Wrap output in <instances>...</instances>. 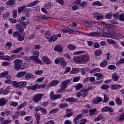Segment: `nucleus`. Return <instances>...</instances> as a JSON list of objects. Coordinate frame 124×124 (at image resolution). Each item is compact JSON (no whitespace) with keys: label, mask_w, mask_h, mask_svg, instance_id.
<instances>
[{"label":"nucleus","mask_w":124,"mask_h":124,"mask_svg":"<svg viewBox=\"0 0 124 124\" xmlns=\"http://www.w3.org/2000/svg\"><path fill=\"white\" fill-rule=\"evenodd\" d=\"M79 72V69L78 68H75L72 70L70 72V74H76V73H78Z\"/></svg>","instance_id":"c9c22d12"},{"label":"nucleus","mask_w":124,"mask_h":124,"mask_svg":"<svg viewBox=\"0 0 124 124\" xmlns=\"http://www.w3.org/2000/svg\"><path fill=\"white\" fill-rule=\"evenodd\" d=\"M10 123H11V120L9 119H7L3 121L1 123V124H10Z\"/></svg>","instance_id":"0e129e2a"},{"label":"nucleus","mask_w":124,"mask_h":124,"mask_svg":"<svg viewBox=\"0 0 124 124\" xmlns=\"http://www.w3.org/2000/svg\"><path fill=\"white\" fill-rule=\"evenodd\" d=\"M13 18H16L17 17V10H14L13 11Z\"/></svg>","instance_id":"338daca9"},{"label":"nucleus","mask_w":124,"mask_h":124,"mask_svg":"<svg viewBox=\"0 0 124 124\" xmlns=\"http://www.w3.org/2000/svg\"><path fill=\"white\" fill-rule=\"evenodd\" d=\"M39 57H35L33 56H31L30 57V60L32 61H34L36 63H39V64H42V61L38 59Z\"/></svg>","instance_id":"20e7f679"},{"label":"nucleus","mask_w":124,"mask_h":124,"mask_svg":"<svg viewBox=\"0 0 124 124\" xmlns=\"http://www.w3.org/2000/svg\"><path fill=\"white\" fill-rule=\"evenodd\" d=\"M25 86H27V82L26 81H20L18 82V88H19V89L24 88Z\"/></svg>","instance_id":"6ab92c4d"},{"label":"nucleus","mask_w":124,"mask_h":124,"mask_svg":"<svg viewBox=\"0 0 124 124\" xmlns=\"http://www.w3.org/2000/svg\"><path fill=\"white\" fill-rule=\"evenodd\" d=\"M101 111V112H109V113H113V112H114V109L109 106H106L103 108Z\"/></svg>","instance_id":"7ed1b4c3"},{"label":"nucleus","mask_w":124,"mask_h":124,"mask_svg":"<svg viewBox=\"0 0 124 124\" xmlns=\"http://www.w3.org/2000/svg\"><path fill=\"white\" fill-rule=\"evenodd\" d=\"M101 54H102V50H101L100 49H97V50H95V51H94V55L96 57H97L98 56H100L101 55Z\"/></svg>","instance_id":"7c9ffc66"},{"label":"nucleus","mask_w":124,"mask_h":124,"mask_svg":"<svg viewBox=\"0 0 124 124\" xmlns=\"http://www.w3.org/2000/svg\"><path fill=\"white\" fill-rule=\"evenodd\" d=\"M16 1L15 0H9L6 2V4L9 6H11V5H14L15 4Z\"/></svg>","instance_id":"aec40b11"},{"label":"nucleus","mask_w":124,"mask_h":124,"mask_svg":"<svg viewBox=\"0 0 124 124\" xmlns=\"http://www.w3.org/2000/svg\"><path fill=\"white\" fill-rule=\"evenodd\" d=\"M20 24L22 27H24L25 29L27 28V22L20 21Z\"/></svg>","instance_id":"e2e57ef3"},{"label":"nucleus","mask_w":124,"mask_h":124,"mask_svg":"<svg viewBox=\"0 0 124 124\" xmlns=\"http://www.w3.org/2000/svg\"><path fill=\"white\" fill-rule=\"evenodd\" d=\"M26 105H27V103L26 102L23 103L20 105H19V107H17V110H20V109H22L23 107H25Z\"/></svg>","instance_id":"864d4df0"},{"label":"nucleus","mask_w":124,"mask_h":124,"mask_svg":"<svg viewBox=\"0 0 124 124\" xmlns=\"http://www.w3.org/2000/svg\"><path fill=\"white\" fill-rule=\"evenodd\" d=\"M6 79L7 80H5V83H6V84H11V83H12V81L10 80V79H11V77L10 76H8Z\"/></svg>","instance_id":"ea45409f"},{"label":"nucleus","mask_w":124,"mask_h":124,"mask_svg":"<svg viewBox=\"0 0 124 124\" xmlns=\"http://www.w3.org/2000/svg\"><path fill=\"white\" fill-rule=\"evenodd\" d=\"M37 3H39V0H35L33 2L30 4H27V6H28V7L34 6V5H36V4H37Z\"/></svg>","instance_id":"cd10ccee"},{"label":"nucleus","mask_w":124,"mask_h":124,"mask_svg":"<svg viewBox=\"0 0 124 124\" xmlns=\"http://www.w3.org/2000/svg\"><path fill=\"white\" fill-rule=\"evenodd\" d=\"M113 38H115V39H120V38H123V36L120 34H114Z\"/></svg>","instance_id":"49530a36"},{"label":"nucleus","mask_w":124,"mask_h":124,"mask_svg":"<svg viewBox=\"0 0 124 124\" xmlns=\"http://www.w3.org/2000/svg\"><path fill=\"white\" fill-rule=\"evenodd\" d=\"M45 78V77H43L42 78H38L36 80V83H41L44 80V78Z\"/></svg>","instance_id":"052dcab7"},{"label":"nucleus","mask_w":124,"mask_h":124,"mask_svg":"<svg viewBox=\"0 0 124 124\" xmlns=\"http://www.w3.org/2000/svg\"><path fill=\"white\" fill-rule=\"evenodd\" d=\"M66 101H68V102H76V101H78V99L74 98H68L66 99Z\"/></svg>","instance_id":"393cba45"},{"label":"nucleus","mask_w":124,"mask_h":124,"mask_svg":"<svg viewBox=\"0 0 124 124\" xmlns=\"http://www.w3.org/2000/svg\"><path fill=\"white\" fill-rule=\"evenodd\" d=\"M108 69H110L111 70H115L116 69V66L114 65H109L108 67Z\"/></svg>","instance_id":"bf43d9fd"},{"label":"nucleus","mask_w":124,"mask_h":124,"mask_svg":"<svg viewBox=\"0 0 124 124\" xmlns=\"http://www.w3.org/2000/svg\"><path fill=\"white\" fill-rule=\"evenodd\" d=\"M54 50L55 51H57L58 52H62V47L60 45H57L54 48Z\"/></svg>","instance_id":"b1692460"},{"label":"nucleus","mask_w":124,"mask_h":124,"mask_svg":"<svg viewBox=\"0 0 124 124\" xmlns=\"http://www.w3.org/2000/svg\"><path fill=\"white\" fill-rule=\"evenodd\" d=\"M58 111H59V109L55 108V109L51 110L49 111V114H55V113H57V112H58Z\"/></svg>","instance_id":"4d7b16f0"},{"label":"nucleus","mask_w":124,"mask_h":124,"mask_svg":"<svg viewBox=\"0 0 124 124\" xmlns=\"http://www.w3.org/2000/svg\"><path fill=\"white\" fill-rule=\"evenodd\" d=\"M92 5L93 6H95V5H97V6H102L103 4H102V3L100 2L99 1H96L92 3Z\"/></svg>","instance_id":"c756f323"},{"label":"nucleus","mask_w":124,"mask_h":124,"mask_svg":"<svg viewBox=\"0 0 124 124\" xmlns=\"http://www.w3.org/2000/svg\"><path fill=\"white\" fill-rule=\"evenodd\" d=\"M90 116H93L96 114V109H91L89 110Z\"/></svg>","instance_id":"f704fd0d"},{"label":"nucleus","mask_w":124,"mask_h":124,"mask_svg":"<svg viewBox=\"0 0 124 124\" xmlns=\"http://www.w3.org/2000/svg\"><path fill=\"white\" fill-rule=\"evenodd\" d=\"M37 87H38V84L32 86H28L26 87V89H27V90H31L32 91H35V90H37Z\"/></svg>","instance_id":"9d476101"},{"label":"nucleus","mask_w":124,"mask_h":124,"mask_svg":"<svg viewBox=\"0 0 124 124\" xmlns=\"http://www.w3.org/2000/svg\"><path fill=\"white\" fill-rule=\"evenodd\" d=\"M43 70H37L35 71L36 75H41V74H43Z\"/></svg>","instance_id":"69168bd1"},{"label":"nucleus","mask_w":124,"mask_h":124,"mask_svg":"<svg viewBox=\"0 0 124 124\" xmlns=\"http://www.w3.org/2000/svg\"><path fill=\"white\" fill-rule=\"evenodd\" d=\"M93 101L94 104H98V103L102 101V98L100 97H97L96 99H94L93 100Z\"/></svg>","instance_id":"2eb2a0df"},{"label":"nucleus","mask_w":124,"mask_h":124,"mask_svg":"<svg viewBox=\"0 0 124 124\" xmlns=\"http://www.w3.org/2000/svg\"><path fill=\"white\" fill-rule=\"evenodd\" d=\"M114 33L112 31H108V37H111V38H114Z\"/></svg>","instance_id":"79ce46f5"},{"label":"nucleus","mask_w":124,"mask_h":124,"mask_svg":"<svg viewBox=\"0 0 124 124\" xmlns=\"http://www.w3.org/2000/svg\"><path fill=\"white\" fill-rule=\"evenodd\" d=\"M90 35L91 36H98V35H99V34L96 32H92L90 33Z\"/></svg>","instance_id":"6e6d98bb"},{"label":"nucleus","mask_w":124,"mask_h":124,"mask_svg":"<svg viewBox=\"0 0 124 124\" xmlns=\"http://www.w3.org/2000/svg\"><path fill=\"white\" fill-rule=\"evenodd\" d=\"M67 106H68L67 104L62 103L59 105V107L61 108V109H63V108H66Z\"/></svg>","instance_id":"c03bdc74"},{"label":"nucleus","mask_w":124,"mask_h":124,"mask_svg":"<svg viewBox=\"0 0 124 124\" xmlns=\"http://www.w3.org/2000/svg\"><path fill=\"white\" fill-rule=\"evenodd\" d=\"M35 119H36V124H39L40 123V115H39V114H36L35 115Z\"/></svg>","instance_id":"2f4dec72"},{"label":"nucleus","mask_w":124,"mask_h":124,"mask_svg":"<svg viewBox=\"0 0 124 124\" xmlns=\"http://www.w3.org/2000/svg\"><path fill=\"white\" fill-rule=\"evenodd\" d=\"M76 63H87L90 61V56L84 55L79 57H76L74 58Z\"/></svg>","instance_id":"f257e3e1"},{"label":"nucleus","mask_w":124,"mask_h":124,"mask_svg":"<svg viewBox=\"0 0 124 124\" xmlns=\"http://www.w3.org/2000/svg\"><path fill=\"white\" fill-rule=\"evenodd\" d=\"M25 78L26 80H31V79H33L34 78V76L32 74L28 73L27 74H26Z\"/></svg>","instance_id":"6e6552de"},{"label":"nucleus","mask_w":124,"mask_h":124,"mask_svg":"<svg viewBox=\"0 0 124 124\" xmlns=\"http://www.w3.org/2000/svg\"><path fill=\"white\" fill-rule=\"evenodd\" d=\"M8 75V71H4L0 74V77L1 78H4V77H6V76Z\"/></svg>","instance_id":"473e14b6"},{"label":"nucleus","mask_w":124,"mask_h":124,"mask_svg":"<svg viewBox=\"0 0 124 124\" xmlns=\"http://www.w3.org/2000/svg\"><path fill=\"white\" fill-rule=\"evenodd\" d=\"M14 62L15 63V65L20 64V63H22V62H23V60H21L20 59H16L14 61Z\"/></svg>","instance_id":"8fccbe9b"},{"label":"nucleus","mask_w":124,"mask_h":124,"mask_svg":"<svg viewBox=\"0 0 124 124\" xmlns=\"http://www.w3.org/2000/svg\"><path fill=\"white\" fill-rule=\"evenodd\" d=\"M70 30H68L66 29H62V32H63L64 33H66L67 32H69V33H70V34H73V31H75L74 29L72 30V29H70Z\"/></svg>","instance_id":"a211bd4d"},{"label":"nucleus","mask_w":124,"mask_h":124,"mask_svg":"<svg viewBox=\"0 0 124 124\" xmlns=\"http://www.w3.org/2000/svg\"><path fill=\"white\" fill-rule=\"evenodd\" d=\"M27 74L26 71H20L16 74V77L17 78H21V77H24V76Z\"/></svg>","instance_id":"f8f14e48"},{"label":"nucleus","mask_w":124,"mask_h":124,"mask_svg":"<svg viewBox=\"0 0 124 124\" xmlns=\"http://www.w3.org/2000/svg\"><path fill=\"white\" fill-rule=\"evenodd\" d=\"M94 76L97 77V80H101L103 78V75L98 73L94 74Z\"/></svg>","instance_id":"5701e85b"},{"label":"nucleus","mask_w":124,"mask_h":124,"mask_svg":"<svg viewBox=\"0 0 124 124\" xmlns=\"http://www.w3.org/2000/svg\"><path fill=\"white\" fill-rule=\"evenodd\" d=\"M16 28L17 30L18 31H19V32L23 33V31H24V28L22 26H21L20 24H16Z\"/></svg>","instance_id":"f3484780"},{"label":"nucleus","mask_w":124,"mask_h":124,"mask_svg":"<svg viewBox=\"0 0 124 124\" xmlns=\"http://www.w3.org/2000/svg\"><path fill=\"white\" fill-rule=\"evenodd\" d=\"M112 80L113 81H114L115 82H117L118 80H119V76H118V75H117V73H114L113 75H112Z\"/></svg>","instance_id":"a878e982"},{"label":"nucleus","mask_w":124,"mask_h":124,"mask_svg":"<svg viewBox=\"0 0 124 124\" xmlns=\"http://www.w3.org/2000/svg\"><path fill=\"white\" fill-rule=\"evenodd\" d=\"M88 93H89L88 92H85V91H82V92H81V95L82 97L86 98V97H87V96H88Z\"/></svg>","instance_id":"5fc2aeb1"},{"label":"nucleus","mask_w":124,"mask_h":124,"mask_svg":"<svg viewBox=\"0 0 124 124\" xmlns=\"http://www.w3.org/2000/svg\"><path fill=\"white\" fill-rule=\"evenodd\" d=\"M10 87H7L6 89L4 90L3 92V94H4V95H6V94H7L8 93H10Z\"/></svg>","instance_id":"4c0bfd02"},{"label":"nucleus","mask_w":124,"mask_h":124,"mask_svg":"<svg viewBox=\"0 0 124 124\" xmlns=\"http://www.w3.org/2000/svg\"><path fill=\"white\" fill-rule=\"evenodd\" d=\"M60 64L62 66V68H64L65 66H66V62H65V60L63 58H61L60 59Z\"/></svg>","instance_id":"1a4fd4ad"},{"label":"nucleus","mask_w":124,"mask_h":124,"mask_svg":"<svg viewBox=\"0 0 124 124\" xmlns=\"http://www.w3.org/2000/svg\"><path fill=\"white\" fill-rule=\"evenodd\" d=\"M83 85L81 83H78L76 87V91H79L82 89Z\"/></svg>","instance_id":"3c124183"},{"label":"nucleus","mask_w":124,"mask_h":124,"mask_svg":"<svg viewBox=\"0 0 124 124\" xmlns=\"http://www.w3.org/2000/svg\"><path fill=\"white\" fill-rule=\"evenodd\" d=\"M52 6V3L50 2H48L45 5V7L46 9H50Z\"/></svg>","instance_id":"09e8293b"},{"label":"nucleus","mask_w":124,"mask_h":124,"mask_svg":"<svg viewBox=\"0 0 124 124\" xmlns=\"http://www.w3.org/2000/svg\"><path fill=\"white\" fill-rule=\"evenodd\" d=\"M70 83V80L68 79L62 83V84L61 85V88H62V89H63L65 90L66 88H67V85Z\"/></svg>","instance_id":"423d86ee"},{"label":"nucleus","mask_w":124,"mask_h":124,"mask_svg":"<svg viewBox=\"0 0 124 124\" xmlns=\"http://www.w3.org/2000/svg\"><path fill=\"white\" fill-rule=\"evenodd\" d=\"M61 36H62L61 34L54 35L49 38V41L50 42H54V41H56L57 39H58V37H61Z\"/></svg>","instance_id":"39448f33"},{"label":"nucleus","mask_w":124,"mask_h":124,"mask_svg":"<svg viewBox=\"0 0 124 124\" xmlns=\"http://www.w3.org/2000/svg\"><path fill=\"white\" fill-rule=\"evenodd\" d=\"M6 102H7V101L5 100L4 98L0 99V106H4Z\"/></svg>","instance_id":"72a5a7b5"},{"label":"nucleus","mask_w":124,"mask_h":124,"mask_svg":"<svg viewBox=\"0 0 124 124\" xmlns=\"http://www.w3.org/2000/svg\"><path fill=\"white\" fill-rule=\"evenodd\" d=\"M42 60L43 62L46 63V64H50L51 62L50 61V59H49V58H48V57H47L46 56H44V57H43Z\"/></svg>","instance_id":"4468645a"},{"label":"nucleus","mask_w":124,"mask_h":124,"mask_svg":"<svg viewBox=\"0 0 124 124\" xmlns=\"http://www.w3.org/2000/svg\"><path fill=\"white\" fill-rule=\"evenodd\" d=\"M59 83H60V81L56 80H53L51 81L50 85L51 87H54L55 86H57V85L59 84Z\"/></svg>","instance_id":"412c9836"},{"label":"nucleus","mask_w":124,"mask_h":124,"mask_svg":"<svg viewBox=\"0 0 124 124\" xmlns=\"http://www.w3.org/2000/svg\"><path fill=\"white\" fill-rule=\"evenodd\" d=\"M62 97V94H54L51 97L50 99L51 100H56L58 98H61Z\"/></svg>","instance_id":"dca6fc26"},{"label":"nucleus","mask_w":124,"mask_h":124,"mask_svg":"<svg viewBox=\"0 0 124 124\" xmlns=\"http://www.w3.org/2000/svg\"><path fill=\"white\" fill-rule=\"evenodd\" d=\"M33 57H39V51L35 50L33 51Z\"/></svg>","instance_id":"603ef678"},{"label":"nucleus","mask_w":124,"mask_h":124,"mask_svg":"<svg viewBox=\"0 0 124 124\" xmlns=\"http://www.w3.org/2000/svg\"><path fill=\"white\" fill-rule=\"evenodd\" d=\"M67 48L69 50H71L72 51H73V50H75V49H76V46L74 45L69 44L67 46Z\"/></svg>","instance_id":"c85d7f7f"},{"label":"nucleus","mask_w":124,"mask_h":124,"mask_svg":"<svg viewBox=\"0 0 124 124\" xmlns=\"http://www.w3.org/2000/svg\"><path fill=\"white\" fill-rule=\"evenodd\" d=\"M31 8H26L23 11V13L25 14V16H26L27 18H30L31 16L30 13H31Z\"/></svg>","instance_id":"0eeeda50"},{"label":"nucleus","mask_w":124,"mask_h":124,"mask_svg":"<svg viewBox=\"0 0 124 124\" xmlns=\"http://www.w3.org/2000/svg\"><path fill=\"white\" fill-rule=\"evenodd\" d=\"M83 117V114H78L74 119V124H79V121L78 120H80L81 118Z\"/></svg>","instance_id":"9b49d317"},{"label":"nucleus","mask_w":124,"mask_h":124,"mask_svg":"<svg viewBox=\"0 0 124 124\" xmlns=\"http://www.w3.org/2000/svg\"><path fill=\"white\" fill-rule=\"evenodd\" d=\"M122 85L120 84H114L111 86V90H118V89H121Z\"/></svg>","instance_id":"4be33fe9"},{"label":"nucleus","mask_w":124,"mask_h":124,"mask_svg":"<svg viewBox=\"0 0 124 124\" xmlns=\"http://www.w3.org/2000/svg\"><path fill=\"white\" fill-rule=\"evenodd\" d=\"M115 101L117 103V104H118V105H122L123 102H122V100H121V99L120 98V97H117L115 99Z\"/></svg>","instance_id":"37998d69"},{"label":"nucleus","mask_w":124,"mask_h":124,"mask_svg":"<svg viewBox=\"0 0 124 124\" xmlns=\"http://www.w3.org/2000/svg\"><path fill=\"white\" fill-rule=\"evenodd\" d=\"M26 8H27V6L25 5H23L22 6L18 8L17 10L18 14H21V13L23 12V10L25 11V9H26Z\"/></svg>","instance_id":"ddd939ff"},{"label":"nucleus","mask_w":124,"mask_h":124,"mask_svg":"<svg viewBox=\"0 0 124 124\" xmlns=\"http://www.w3.org/2000/svg\"><path fill=\"white\" fill-rule=\"evenodd\" d=\"M21 51H23V47H18L16 49L13 50V54H17V53H19V52H21Z\"/></svg>","instance_id":"bb28decb"},{"label":"nucleus","mask_w":124,"mask_h":124,"mask_svg":"<svg viewBox=\"0 0 124 124\" xmlns=\"http://www.w3.org/2000/svg\"><path fill=\"white\" fill-rule=\"evenodd\" d=\"M44 95L41 93L35 94L32 97V100L35 103L39 102L43 98Z\"/></svg>","instance_id":"f03ea898"},{"label":"nucleus","mask_w":124,"mask_h":124,"mask_svg":"<svg viewBox=\"0 0 124 124\" xmlns=\"http://www.w3.org/2000/svg\"><path fill=\"white\" fill-rule=\"evenodd\" d=\"M12 84L13 87L16 88V89L18 88L19 87V82H18L17 81H13L12 82Z\"/></svg>","instance_id":"a19ab883"},{"label":"nucleus","mask_w":124,"mask_h":124,"mask_svg":"<svg viewBox=\"0 0 124 124\" xmlns=\"http://www.w3.org/2000/svg\"><path fill=\"white\" fill-rule=\"evenodd\" d=\"M100 71V69L99 68H96L93 70L90 71V73H95V72H99Z\"/></svg>","instance_id":"de8ad7c7"},{"label":"nucleus","mask_w":124,"mask_h":124,"mask_svg":"<svg viewBox=\"0 0 124 124\" xmlns=\"http://www.w3.org/2000/svg\"><path fill=\"white\" fill-rule=\"evenodd\" d=\"M103 119V115L102 114H100L98 117L95 118V122H98V121H100Z\"/></svg>","instance_id":"a18cd8bd"},{"label":"nucleus","mask_w":124,"mask_h":124,"mask_svg":"<svg viewBox=\"0 0 124 124\" xmlns=\"http://www.w3.org/2000/svg\"><path fill=\"white\" fill-rule=\"evenodd\" d=\"M101 88L102 90H108V89H109V86L106 84H104L101 87Z\"/></svg>","instance_id":"13d9d810"},{"label":"nucleus","mask_w":124,"mask_h":124,"mask_svg":"<svg viewBox=\"0 0 124 124\" xmlns=\"http://www.w3.org/2000/svg\"><path fill=\"white\" fill-rule=\"evenodd\" d=\"M51 32L47 31L45 32V37L46 39H49L51 37Z\"/></svg>","instance_id":"e433bc0d"},{"label":"nucleus","mask_w":124,"mask_h":124,"mask_svg":"<svg viewBox=\"0 0 124 124\" xmlns=\"http://www.w3.org/2000/svg\"><path fill=\"white\" fill-rule=\"evenodd\" d=\"M108 63V61H104L100 63V66H101V67H105V66L107 65Z\"/></svg>","instance_id":"58836bf2"},{"label":"nucleus","mask_w":124,"mask_h":124,"mask_svg":"<svg viewBox=\"0 0 124 124\" xmlns=\"http://www.w3.org/2000/svg\"><path fill=\"white\" fill-rule=\"evenodd\" d=\"M103 17L104 16H103V15L101 14L100 15H99L97 17H96V19L97 21H101V20L103 19Z\"/></svg>","instance_id":"774afa93"},{"label":"nucleus","mask_w":124,"mask_h":124,"mask_svg":"<svg viewBox=\"0 0 124 124\" xmlns=\"http://www.w3.org/2000/svg\"><path fill=\"white\" fill-rule=\"evenodd\" d=\"M109 100V97H107V95L104 94V101L103 102H108Z\"/></svg>","instance_id":"680f3d73"}]
</instances>
